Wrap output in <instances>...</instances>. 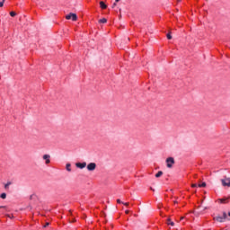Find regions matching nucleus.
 Masks as SVG:
<instances>
[{
	"instance_id": "nucleus-3",
	"label": "nucleus",
	"mask_w": 230,
	"mask_h": 230,
	"mask_svg": "<svg viewBox=\"0 0 230 230\" xmlns=\"http://www.w3.org/2000/svg\"><path fill=\"white\" fill-rule=\"evenodd\" d=\"M88 172H94L96 170V164L94 163H90L87 165Z\"/></svg>"
},
{
	"instance_id": "nucleus-1",
	"label": "nucleus",
	"mask_w": 230,
	"mask_h": 230,
	"mask_svg": "<svg viewBox=\"0 0 230 230\" xmlns=\"http://www.w3.org/2000/svg\"><path fill=\"white\" fill-rule=\"evenodd\" d=\"M166 164H167V168H172L173 164H175V160L173 159V157L167 158Z\"/></svg>"
},
{
	"instance_id": "nucleus-16",
	"label": "nucleus",
	"mask_w": 230,
	"mask_h": 230,
	"mask_svg": "<svg viewBox=\"0 0 230 230\" xmlns=\"http://www.w3.org/2000/svg\"><path fill=\"white\" fill-rule=\"evenodd\" d=\"M0 197H1V199H6V193H2V194L0 195Z\"/></svg>"
},
{
	"instance_id": "nucleus-20",
	"label": "nucleus",
	"mask_w": 230,
	"mask_h": 230,
	"mask_svg": "<svg viewBox=\"0 0 230 230\" xmlns=\"http://www.w3.org/2000/svg\"><path fill=\"white\" fill-rule=\"evenodd\" d=\"M118 204H123V202H121V199H117Z\"/></svg>"
},
{
	"instance_id": "nucleus-24",
	"label": "nucleus",
	"mask_w": 230,
	"mask_h": 230,
	"mask_svg": "<svg viewBox=\"0 0 230 230\" xmlns=\"http://www.w3.org/2000/svg\"><path fill=\"white\" fill-rule=\"evenodd\" d=\"M125 213H126V215H128L129 211H128V210H126Z\"/></svg>"
},
{
	"instance_id": "nucleus-18",
	"label": "nucleus",
	"mask_w": 230,
	"mask_h": 230,
	"mask_svg": "<svg viewBox=\"0 0 230 230\" xmlns=\"http://www.w3.org/2000/svg\"><path fill=\"white\" fill-rule=\"evenodd\" d=\"M4 4V1L0 2V8H3Z\"/></svg>"
},
{
	"instance_id": "nucleus-11",
	"label": "nucleus",
	"mask_w": 230,
	"mask_h": 230,
	"mask_svg": "<svg viewBox=\"0 0 230 230\" xmlns=\"http://www.w3.org/2000/svg\"><path fill=\"white\" fill-rule=\"evenodd\" d=\"M11 185H12V181H8V182L4 185V190H8V188H10Z\"/></svg>"
},
{
	"instance_id": "nucleus-22",
	"label": "nucleus",
	"mask_w": 230,
	"mask_h": 230,
	"mask_svg": "<svg viewBox=\"0 0 230 230\" xmlns=\"http://www.w3.org/2000/svg\"><path fill=\"white\" fill-rule=\"evenodd\" d=\"M48 226H49V223H46V225L44 226V227H48Z\"/></svg>"
},
{
	"instance_id": "nucleus-26",
	"label": "nucleus",
	"mask_w": 230,
	"mask_h": 230,
	"mask_svg": "<svg viewBox=\"0 0 230 230\" xmlns=\"http://www.w3.org/2000/svg\"><path fill=\"white\" fill-rule=\"evenodd\" d=\"M184 219V217H181V220H183Z\"/></svg>"
},
{
	"instance_id": "nucleus-10",
	"label": "nucleus",
	"mask_w": 230,
	"mask_h": 230,
	"mask_svg": "<svg viewBox=\"0 0 230 230\" xmlns=\"http://www.w3.org/2000/svg\"><path fill=\"white\" fill-rule=\"evenodd\" d=\"M215 219H216L217 222H224V217H215Z\"/></svg>"
},
{
	"instance_id": "nucleus-17",
	"label": "nucleus",
	"mask_w": 230,
	"mask_h": 230,
	"mask_svg": "<svg viewBox=\"0 0 230 230\" xmlns=\"http://www.w3.org/2000/svg\"><path fill=\"white\" fill-rule=\"evenodd\" d=\"M199 188H206V183H202V184H200V185H199Z\"/></svg>"
},
{
	"instance_id": "nucleus-5",
	"label": "nucleus",
	"mask_w": 230,
	"mask_h": 230,
	"mask_svg": "<svg viewBox=\"0 0 230 230\" xmlns=\"http://www.w3.org/2000/svg\"><path fill=\"white\" fill-rule=\"evenodd\" d=\"M75 166H76V168H80L81 170H83V168H85V166H87V163H85V162L76 163Z\"/></svg>"
},
{
	"instance_id": "nucleus-14",
	"label": "nucleus",
	"mask_w": 230,
	"mask_h": 230,
	"mask_svg": "<svg viewBox=\"0 0 230 230\" xmlns=\"http://www.w3.org/2000/svg\"><path fill=\"white\" fill-rule=\"evenodd\" d=\"M66 168L67 172H71V164H66Z\"/></svg>"
},
{
	"instance_id": "nucleus-8",
	"label": "nucleus",
	"mask_w": 230,
	"mask_h": 230,
	"mask_svg": "<svg viewBox=\"0 0 230 230\" xmlns=\"http://www.w3.org/2000/svg\"><path fill=\"white\" fill-rule=\"evenodd\" d=\"M100 6L102 10H105L107 8V4H105V3H103V1L100 2Z\"/></svg>"
},
{
	"instance_id": "nucleus-23",
	"label": "nucleus",
	"mask_w": 230,
	"mask_h": 230,
	"mask_svg": "<svg viewBox=\"0 0 230 230\" xmlns=\"http://www.w3.org/2000/svg\"><path fill=\"white\" fill-rule=\"evenodd\" d=\"M192 188H197V184H192Z\"/></svg>"
},
{
	"instance_id": "nucleus-19",
	"label": "nucleus",
	"mask_w": 230,
	"mask_h": 230,
	"mask_svg": "<svg viewBox=\"0 0 230 230\" xmlns=\"http://www.w3.org/2000/svg\"><path fill=\"white\" fill-rule=\"evenodd\" d=\"M167 39L170 40H172V35L171 34H167Z\"/></svg>"
},
{
	"instance_id": "nucleus-2",
	"label": "nucleus",
	"mask_w": 230,
	"mask_h": 230,
	"mask_svg": "<svg viewBox=\"0 0 230 230\" xmlns=\"http://www.w3.org/2000/svg\"><path fill=\"white\" fill-rule=\"evenodd\" d=\"M66 19L67 21H76L78 19V16H76V13H70L66 16Z\"/></svg>"
},
{
	"instance_id": "nucleus-25",
	"label": "nucleus",
	"mask_w": 230,
	"mask_h": 230,
	"mask_svg": "<svg viewBox=\"0 0 230 230\" xmlns=\"http://www.w3.org/2000/svg\"><path fill=\"white\" fill-rule=\"evenodd\" d=\"M116 1V3H119V0H115Z\"/></svg>"
},
{
	"instance_id": "nucleus-4",
	"label": "nucleus",
	"mask_w": 230,
	"mask_h": 230,
	"mask_svg": "<svg viewBox=\"0 0 230 230\" xmlns=\"http://www.w3.org/2000/svg\"><path fill=\"white\" fill-rule=\"evenodd\" d=\"M43 159L46 164H49V163H51V155H44Z\"/></svg>"
},
{
	"instance_id": "nucleus-9",
	"label": "nucleus",
	"mask_w": 230,
	"mask_h": 230,
	"mask_svg": "<svg viewBox=\"0 0 230 230\" xmlns=\"http://www.w3.org/2000/svg\"><path fill=\"white\" fill-rule=\"evenodd\" d=\"M167 226H175V223H173V222L172 221V219H167Z\"/></svg>"
},
{
	"instance_id": "nucleus-13",
	"label": "nucleus",
	"mask_w": 230,
	"mask_h": 230,
	"mask_svg": "<svg viewBox=\"0 0 230 230\" xmlns=\"http://www.w3.org/2000/svg\"><path fill=\"white\" fill-rule=\"evenodd\" d=\"M99 22H101L102 24H105V22H107V19L102 18V19L99 20Z\"/></svg>"
},
{
	"instance_id": "nucleus-7",
	"label": "nucleus",
	"mask_w": 230,
	"mask_h": 230,
	"mask_svg": "<svg viewBox=\"0 0 230 230\" xmlns=\"http://www.w3.org/2000/svg\"><path fill=\"white\" fill-rule=\"evenodd\" d=\"M219 204H227L229 202V198H223L218 199Z\"/></svg>"
},
{
	"instance_id": "nucleus-28",
	"label": "nucleus",
	"mask_w": 230,
	"mask_h": 230,
	"mask_svg": "<svg viewBox=\"0 0 230 230\" xmlns=\"http://www.w3.org/2000/svg\"><path fill=\"white\" fill-rule=\"evenodd\" d=\"M0 208H4V207H0Z\"/></svg>"
},
{
	"instance_id": "nucleus-6",
	"label": "nucleus",
	"mask_w": 230,
	"mask_h": 230,
	"mask_svg": "<svg viewBox=\"0 0 230 230\" xmlns=\"http://www.w3.org/2000/svg\"><path fill=\"white\" fill-rule=\"evenodd\" d=\"M223 186H230V178H225L221 180Z\"/></svg>"
},
{
	"instance_id": "nucleus-12",
	"label": "nucleus",
	"mask_w": 230,
	"mask_h": 230,
	"mask_svg": "<svg viewBox=\"0 0 230 230\" xmlns=\"http://www.w3.org/2000/svg\"><path fill=\"white\" fill-rule=\"evenodd\" d=\"M163 175V171H159L156 174L155 177L158 179L159 177H161Z\"/></svg>"
},
{
	"instance_id": "nucleus-15",
	"label": "nucleus",
	"mask_w": 230,
	"mask_h": 230,
	"mask_svg": "<svg viewBox=\"0 0 230 230\" xmlns=\"http://www.w3.org/2000/svg\"><path fill=\"white\" fill-rule=\"evenodd\" d=\"M10 15H11V17H15V15H17V13H15V12L12 11L10 13Z\"/></svg>"
},
{
	"instance_id": "nucleus-27",
	"label": "nucleus",
	"mask_w": 230,
	"mask_h": 230,
	"mask_svg": "<svg viewBox=\"0 0 230 230\" xmlns=\"http://www.w3.org/2000/svg\"><path fill=\"white\" fill-rule=\"evenodd\" d=\"M228 215L230 216V212L228 213Z\"/></svg>"
},
{
	"instance_id": "nucleus-21",
	"label": "nucleus",
	"mask_w": 230,
	"mask_h": 230,
	"mask_svg": "<svg viewBox=\"0 0 230 230\" xmlns=\"http://www.w3.org/2000/svg\"><path fill=\"white\" fill-rule=\"evenodd\" d=\"M124 206H128V202H126V203H122Z\"/></svg>"
}]
</instances>
